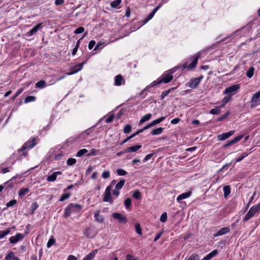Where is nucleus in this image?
Segmentation results:
<instances>
[{
    "label": "nucleus",
    "instance_id": "nucleus-34",
    "mask_svg": "<svg viewBox=\"0 0 260 260\" xmlns=\"http://www.w3.org/2000/svg\"><path fill=\"white\" fill-rule=\"evenodd\" d=\"M165 119V117H161L157 119H155L154 120H153V121H152L150 124L152 126H154L155 125L157 124H158L159 123H160L161 122H162L164 119Z\"/></svg>",
    "mask_w": 260,
    "mask_h": 260
},
{
    "label": "nucleus",
    "instance_id": "nucleus-44",
    "mask_svg": "<svg viewBox=\"0 0 260 260\" xmlns=\"http://www.w3.org/2000/svg\"><path fill=\"white\" fill-rule=\"evenodd\" d=\"M136 231L137 233L141 236L142 234L141 228L139 223H136L135 225Z\"/></svg>",
    "mask_w": 260,
    "mask_h": 260
},
{
    "label": "nucleus",
    "instance_id": "nucleus-48",
    "mask_svg": "<svg viewBox=\"0 0 260 260\" xmlns=\"http://www.w3.org/2000/svg\"><path fill=\"white\" fill-rule=\"evenodd\" d=\"M199 258L200 257L198 254L196 253H193L188 259H186V260H199Z\"/></svg>",
    "mask_w": 260,
    "mask_h": 260
},
{
    "label": "nucleus",
    "instance_id": "nucleus-58",
    "mask_svg": "<svg viewBox=\"0 0 260 260\" xmlns=\"http://www.w3.org/2000/svg\"><path fill=\"white\" fill-rule=\"evenodd\" d=\"M125 260H138L137 257H134L131 254H128L125 256Z\"/></svg>",
    "mask_w": 260,
    "mask_h": 260
},
{
    "label": "nucleus",
    "instance_id": "nucleus-23",
    "mask_svg": "<svg viewBox=\"0 0 260 260\" xmlns=\"http://www.w3.org/2000/svg\"><path fill=\"white\" fill-rule=\"evenodd\" d=\"M141 145H136L131 147H127L126 149V151H127L128 153L136 152L140 148H141Z\"/></svg>",
    "mask_w": 260,
    "mask_h": 260
},
{
    "label": "nucleus",
    "instance_id": "nucleus-3",
    "mask_svg": "<svg viewBox=\"0 0 260 260\" xmlns=\"http://www.w3.org/2000/svg\"><path fill=\"white\" fill-rule=\"evenodd\" d=\"M36 138L34 137L30 139L28 141L25 142L22 146L18 149V152L19 153L22 152V155L24 156L27 155V153L25 151L26 149H30L32 148L36 144Z\"/></svg>",
    "mask_w": 260,
    "mask_h": 260
},
{
    "label": "nucleus",
    "instance_id": "nucleus-4",
    "mask_svg": "<svg viewBox=\"0 0 260 260\" xmlns=\"http://www.w3.org/2000/svg\"><path fill=\"white\" fill-rule=\"evenodd\" d=\"M260 212V202L254 206L251 207L247 214L244 216L243 221H246L250 219L251 217L255 216Z\"/></svg>",
    "mask_w": 260,
    "mask_h": 260
},
{
    "label": "nucleus",
    "instance_id": "nucleus-60",
    "mask_svg": "<svg viewBox=\"0 0 260 260\" xmlns=\"http://www.w3.org/2000/svg\"><path fill=\"white\" fill-rule=\"evenodd\" d=\"M11 168H12V166H10V167L3 168L1 169V172L3 174H5L6 173L9 172L10 171L9 169Z\"/></svg>",
    "mask_w": 260,
    "mask_h": 260
},
{
    "label": "nucleus",
    "instance_id": "nucleus-27",
    "mask_svg": "<svg viewBox=\"0 0 260 260\" xmlns=\"http://www.w3.org/2000/svg\"><path fill=\"white\" fill-rule=\"evenodd\" d=\"M152 117V114L151 113H148V114H147L146 115H145L144 116H142L140 121V123L141 124V123H143L148 120H149Z\"/></svg>",
    "mask_w": 260,
    "mask_h": 260
},
{
    "label": "nucleus",
    "instance_id": "nucleus-56",
    "mask_svg": "<svg viewBox=\"0 0 260 260\" xmlns=\"http://www.w3.org/2000/svg\"><path fill=\"white\" fill-rule=\"evenodd\" d=\"M17 203V201L16 200H12L7 203L6 206L7 207H12L15 205Z\"/></svg>",
    "mask_w": 260,
    "mask_h": 260
},
{
    "label": "nucleus",
    "instance_id": "nucleus-10",
    "mask_svg": "<svg viewBox=\"0 0 260 260\" xmlns=\"http://www.w3.org/2000/svg\"><path fill=\"white\" fill-rule=\"evenodd\" d=\"M162 4H159L156 8H155L153 11L147 16L146 18L142 20V25H144L147 23L150 19H151L154 16L156 12L160 9L161 7Z\"/></svg>",
    "mask_w": 260,
    "mask_h": 260
},
{
    "label": "nucleus",
    "instance_id": "nucleus-13",
    "mask_svg": "<svg viewBox=\"0 0 260 260\" xmlns=\"http://www.w3.org/2000/svg\"><path fill=\"white\" fill-rule=\"evenodd\" d=\"M243 137H244L243 135H240L235 137L234 139H233L232 140L229 141V142H228L227 143H226L224 145H223L222 148H226L230 146L234 145V144L240 141Z\"/></svg>",
    "mask_w": 260,
    "mask_h": 260
},
{
    "label": "nucleus",
    "instance_id": "nucleus-17",
    "mask_svg": "<svg viewBox=\"0 0 260 260\" xmlns=\"http://www.w3.org/2000/svg\"><path fill=\"white\" fill-rule=\"evenodd\" d=\"M230 231V229L229 227H224L220 229L219 231H218L215 234H214V237H218L220 236L223 235H225Z\"/></svg>",
    "mask_w": 260,
    "mask_h": 260
},
{
    "label": "nucleus",
    "instance_id": "nucleus-6",
    "mask_svg": "<svg viewBox=\"0 0 260 260\" xmlns=\"http://www.w3.org/2000/svg\"><path fill=\"white\" fill-rule=\"evenodd\" d=\"M240 88V85L239 84H235L232 85L225 89V90L223 91V94L231 95V96H232L233 95H235L238 92Z\"/></svg>",
    "mask_w": 260,
    "mask_h": 260
},
{
    "label": "nucleus",
    "instance_id": "nucleus-26",
    "mask_svg": "<svg viewBox=\"0 0 260 260\" xmlns=\"http://www.w3.org/2000/svg\"><path fill=\"white\" fill-rule=\"evenodd\" d=\"M46 86V81L44 80H40L37 82L35 85V87L42 89Z\"/></svg>",
    "mask_w": 260,
    "mask_h": 260
},
{
    "label": "nucleus",
    "instance_id": "nucleus-57",
    "mask_svg": "<svg viewBox=\"0 0 260 260\" xmlns=\"http://www.w3.org/2000/svg\"><path fill=\"white\" fill-rule=\"evenodd\" d=\"M171 89L164 91L160 95V99H164L170 92Z\"/></svg>",
    "mask_w": 260,
    "mask_h": 260
},
{
    "label": "nucleus",
    "instance_id": "nucleus-38",
    "mask_svg": "<svg viewBox=\"0 0 260 260\" xmlns=\"http://www.w3.org/2000/svg\"><path fill=\"white\" fill-rule=\"evenodd\" d=\"M87 152H88V150L86 149H81L78 151L76 156L77 157H81L83 155H84V154H85L86 153H87Z\"/></svg>",
    "mask_w": 260,
    "mask_h": 260
},
{
    "label": "nucleus",
    "instance_id": "nucleus-11",
    "mask_svg": "<svg viewBox=\"0 0 260 260\" xmlns=\"http://www.w3.org/2000/svg\"><path fill=\"white\" fill-rule=\"evenodd\" d=\"M112 216L113 218L117 219L119 223H125L127 221L126 216L121 213H113Z\"/></svg>",
    "mask_w": 260,
    "mask_h": 260
},
{
    "label": "nucleus",
    "instance_id": "nucleus-43",
    "mask_svg": "<svg viewBox=\"0 0 260 260\" xmlns=\"http://www.w3.org/2000/svg\"><path fill=\"white\" fill-rule=\"evenodd\" d=\"M116 173L118 176H124L127 174V173L122 169H117Z\"/></svg>",
    "mask_w": 260,
    "mask_h": 260
},
{
    "label": "nucleus",
    "instance_id": "nucleus-19",
    "mask_svg": "<svg viewBox=\"0 0 260 260\" xmlns=\"http://www.w3.org/2000/svg\"><path fill=\"white\" fill-rule=\"evenodd\" d=\"M94 220L96 222L102 223L104 222V218L103 215H100V211H96L94 213Z\"/></svg>",
    "mask_w": 260,
    "mask_h": 260
},
{
    "label": "nucleus",
    "instance_id": "nucleus-51",
    "mask_svg": "<svg viewBox=\"0 0 260 260\" xmlns=\"http://www.w3.org/2000/svg\"><path fill=\"white\" fill-rule=\"evenodd\" d=\"M132 126L129 124H127L123 128V132L125 134H128L131 132Z\"/></svg>",
    "mask_w": 260,
    "mask_h": 260
},
{
    "label": "nucleus",
    "instance_id": "nucleus-14",
    "mask_svg": "<svg viewBox=\"0 0 260 260\" xmlns=\"http://www.w3.org/2000/svg\"><path fill=\"white\" fill-rule=\"evenodd\" d=\"M125 80L121 75H118L114 78V85L119 86L125 84Z\"/></svg>",
    "mask_w": 260,
    "mask_h": 260
},
{
    "label": "nucleus",
    "instance_id": "nucleus-52",
    "mask_svg": "<svg viewBox=\"0 0 260 260\" xmlns=\"http://www.w3.org/2000/svg\"><path fill=\"white\" fill-rule=\"evenodd\" d=\"M55 242V239L53 238L49 239L47 243V248L51 247Z\"/></svg>",
    "mask_w": 260,
    "mask_h": 260
},
{
    "label": "nucleus",
    "instance_id": "nucleus-28",
    "mask_svg": "<svg viewBox=\"0 0 260 260\" xmlns=\"http://www.w3.org/2000/svg\"><path fill=\"white\" fill-rule=\"evenodd\" d=\"M223 194L226 198L231 193V187L229 185L225 186L223 188Z\"/></svg>",
    "mask_w": 260,
    "mask_h": 260
},
{
    "label": "nucleus",
    "instance_id": "nucleus-33",
    "mask_svg": "<svg viewBox=\"0 0 260 260\" xmlns=\"http://www.w3.org/2000/svg\"><path fill=\"white\" fill-rule=\"evenodd\" d=\"M251 151H249L248 152H244L241 155H240L236 159V162H239L242 161L245 157L247 156L249 154H250Z\"/></svg>",
    "mask_w": 260,
    "mask_h": 260
},
{
    "label": "nucleus",
    "instance_id": "nucleus-32",
    "mask_svg": "<svg viewBox=\"0 0 260 260\" xmlns=\"http://www.w3.org/2000/svg\"><path fill=\"white\" fill-rule=\"evenodd\" d=\"M125 180L123 179H120L119 182H118L115 186V189L117 190H120L122 188L125 183Z\"/></svg>",
    "mask_w": 260,
    "mask_h": 260
},
{
    "label": "nucleus",
    "instance_id": "nucleus-20",
    "mask_svg": "<svg viewBox=\"0 0 260 260\" xmlns=\"http://www.w3.org/2000/svg\"><path fill=\"white\" fill-rule=\"evenodd\" d=\"M42 23H39L33 27L31 30L26 34L27 36H32L35 34L39 29L41 28Z\"/></svg>",
    "mask_w": 260,
    "mask_h": 260
},
{
    "label": "nucleus",
    "instance_id": "nucleus-5",
    "mask_svg": "<svg viewBox=\"0 0 260 260\" xmlns=\"http://www.w3.org/2000/svg\"><path fill=\"white\" fill-rule=\"evenodd\" d=\"M112 187L111 185L108 186L105 191L103 194V201L105 202L109 203L110 204H112L113 203V200L112 199L111 191Z\"/></svg>",
    "mask_w": 260,
    "mask_h": 260
},
{
    "label": "nucleus",
    "instance_id": "nucleus-25",
    "mask_svg": "<svg viewBox=\"0 0 260 260\" xmlns=\"http://www.w3.org/2000/svg\"><path fill=\"white\" fill-rule=\"evenodd\" d=\"M97 250H95L85 256L82 260H92L95 256Z\"/></svg>",
    "mask_w": 260,
    "mask_h": 260
},
{
    "label": "nucleus",
    "instance_id": "nucleus-39",
    "mask_svg": "<svg viewBox=\"0 0 260 260\" xmlns=\"http://www.w3.org/2000/svg\"><path fill=\"white\" fill-rule=\"evenodd\" d=\"M71 196V194L70 193H63L62 194L60 199H59V201L60 202H63L64 201V200L69 199Z\"/></svg>",
    "mask_w": 260,
    "mask_h": 260
},
{
    "label": "nucleus",
    "instance_id": "nucleus-22",
    "mask_svg": "<svg viewBox=\"0 0 260 260\" xmlns=\"http://www.w3.org/2000/svg\"><path fill=\"white\" fill-rule=\"evenodd\" d=\"M61 172L60 171L55 172L51 175H49L47 178V180L49 182L54 181L57 178L58 175H60Z\"/></svg>",
    "mask_w": 260,
    "mask_h": 260
},
{
    "label": "nucleus",
    "instance_id": "nucleus-37",
    "mask_svg": "<svg viewBox=\"0 0 260 260\" xmlns=\"http://www.w3.org/2000/svg\"><path fill=\"white\" fill-rule=\"evenodd\" d=\"M209 113L213 115L218 114L220 113L219 107L216 106L214 108L211 109Z\"/></svg>",
    "mask_w": 260,
    "mask_h": 260
},
{
    "label": "nucleus",
    "instance_id": "nucleus-18",
    "mask_svg": "<svg viewBox=\"0 0 260 260\" xmlns=\"http://www.w3.org/2000/svg\"><path fill=\"white\" fill-rule=\"evenodd\" d=\"M191 191H189L188 192H184L180 194L177 198L176 200L177 202L180 203L181 200L189 198L191 196Z\"/></svg>",
    "mask_w": 260,
    "mask_h": 260
},
{
    "label": "nucleus",
    "instance_id": "nucleus-59",
    "mask_svg": "<svg viewBox=\"0 0 260 260\" xmlns=\"http://www.w3.org/2000/svg\"><path fill=\"white\" fill-rule=\"evenodd\" d=\"M95 45V41H94V40L90 41L88 44V49L89 50L92 49Z\"/></svg>",
    "mask_w": 260,
    "mask_h": 260
},
{
    "label": "nucleus",
    "instance_id": "nucleus-30",
    "mask_svg": "<svg viewBox=\"0 0 260 260\" xmlns=\"http://www.w3.org/2000/svg\"><path fill=\"white\" fill-rule=\"evenodd\" d=\"M11 228H8L5 231H0V239H3L11 232Z\"/></svg>",
    "mask_w": 260,
    "mask_h": 260
},
{
    "label": "nucleus",
    "instance_id": "nucleus-24",
    "mask_svg": "<svg viewBox=\"0 0 260 260\" xmlns=\"http://www.w3.org/2000/svg\"><path fill=\"white\" fill-rule=\"evenodd\" d=\"M29 191L28 188H22L19 190V196L20 198H22Z\"/></svg>",
    "mask_w": 260,
    "mask_h": 260
},
{
    "label": "nucleus",
    "instance_id": "nucleus-1",
    "mask_svg": "<svg viewBox=\"0 0 260 260\" xmlns=\"http://www.w3.org/2000/svg\"><path fill=\"white\" fill-rule=\"evenodd\" d=\"M179 67H174L171 70L164 72L160 78H158L156 81L151 83V86H155L161 83H168L170 82L173 78V74L177 70Z\"/></svg>",
    "mask_w": 260,
    "mask_h": 260
},
{
    "label": "nucleus",
    "instance_id": "nucleus-42",
    "mask_svg": "<svg viewBox=\"0 0 260 260\" xmlns=\"http://www.w3.org/2000/svg\"><path fill=\"white\" fill-rule=\"evenodd\" d=\"M124 204L126 209L129 208L132 205L131 199L130 198H127L126 199H125L124 200Z\"/></svg>",
    "mask_w": 260,
    "mask_h": 260
},
{
    "label": "nucleus",
    "instance_id": "nucleus-61",
    "mask_svg": "<svg viewBox=\"0 0 260 260\" xmlns=\"http://www.w3.org/2000/svg\"><path fill=\"white\" fill-rule=\"evenodd\" d=\"M153 154H148L147 155L145 156L144 159L143 160V161L144 162L147 161V160H149L152 156H153Z\"/></svg>",
    "mask_w": 260,
    "mask_h": 260
},
{
    "label": "nucleus",
    "instance_id": "nucleus-47",
    "mask_svg": "<svg viewBox=\"0 0 260 260\" xmlns=\"http://www.w3.org/2000/svg\"><path fill=\"white\" fill-rule=\"evenodd\" d=\"M232 96L231 95L226 94L225 96H224L222 99V103L223 104H227L231 99Z\"/></svg>",
    "mask_w": 260,
    "mask_h": 260
},
{
    "label": "nucleus",
    "instance_id": "nucleus-35",
    "mask_svg": "<svg viewBox=\"0 0 260 260\" xmlns=\"http://www.w3.org/2000/svg\"><path fill=\"white\" fill-rule=\"evenodd\" d=\"M121 3V0H115L111 3L110 6L112 8H117Z\"/></svg>",
    "mask_w": 260,
    "mask_h": 260
},
{
    "label": "nucleus",
    "instance_id": "nucleus-31",
    "mask_svg": "<svg viewBox=\"0 0 260 260\" xmlns=\"http://www.w3.org/2000/svg\"><path fill=\"white\" fill-rule=\"evenodd\" d=\"M163 129L164 128L162 127L155 128L152 131L151 134L153 136L160 135L162 133Z\"/></svg>",
    "mask_w": 260,
    "mask_h": 260
},
{
    "label": "nucleus",
    "instance_id": "nucleus-64",
    "mask_svg": "<svg viewBox=\"0 0 260 260\" xmlns=\"http://www.w3.org/2000/svg\"><path fill=\"white\" fill-rule=\"evenodd\" d=\"M180 119L179 118H175L171 121V123L173 124H176L179 122Z\"/></svg>",
    "mask_w": 260,
    "mask_h": 260
},
{
    "label": "nucleus",
    "instance_id": "nucleus-29",
    "mask_svg": "<svg viewBox=\"0 0 260 260\" xmlns=\"http://www.w3.org/2000/svg\"><path fill=\"white\" fill-rule=\"evenodd\" d=\"M254 68L253 67H250L246 73L247 77L249 78H252L254 75Z\"/></svg>",
    "mask_w": 260,
    "mask_h": 260
},
{
    "label": "nucleus",
    "instance_id": "nucleus-21",
    "mask_svg": "<svg viewBox=\"0 0 260 260\" xmlns=\"http://www.w3.org/2000/svg\"><path fill=\"white\" fill-rule=\"evenodd\" d=\"M218 253V251L217 249L213 250L212 252L208 253L201 260H210L213 257L215 256Z\"/></svg>",
    "mask_w": 260,
    "mask_h": 260
},
{
    "label": "nucleus",
    "instance_id": "nucleus-12",
    "mask_svg": "<svg viewBox=\"0 0 260 260\" xmlns=\"http://www.w3.org/2000/svg\"><path fill=\"white\" fill-rule=\"evenodd\" d=\"M85 63V61L75 66L71 69V72L67 73V75H71L77 73L82 69L83 66Z\"/></svg>",
    "mask_w": 260,
    "mask_h": 260
},
{
    "label": "nucleus",
    "instance_id": "nucleus-40",
    "mask_svg": "<svg viewBox=\"0 0 260 260\" xmlns=\"http://www.w3.org/2000/svg\"><path fill=\"white\" fill-rule=\"evenodd\" d=\"M36 100V98L35 96L28 95L27 96L24 100L25 103L34 102Z\"/></svg>",
    "mask_w": 260,
    "mask_h": 260
},
{
    "label": "nucleus",
    "instance_id": "nucleus-55",
    "mask_svg": "<svg viewBox=\"0 0 260 260\" xmlns=\"http://www.w3.org/2000/svg\"><path fill=\"white\" fill-rule=\"evenodd\" d=\"M84 30L85 29L83 27H79L75 30L74 33L76 34H81L84 31Z\"/></svg>",
    "mask_w": 260,
    "mask_h": 260
},
{
    "label": "nucleus",
    "instance_id": "nucleus-9",
    "mask_svg": "<svg viewBox=\"0 0 260 260\" xmlns=\"http://www.w3.org/2000/svg\"><path fill=\"white\" fill-rule=\"evenodd\" d=\"M203 78V76H201L198 78L191 79L188 83V86L192 89L197 88Z\"/></svg>",
    "mask_w": 260,
    "mask_h": 260
},
{
    "label": "nucleus",
    "instance_id": "nucleus-8",
    "mask_svg": "<svg viewBox=\"0 0 260 260\" xmlns=\"http://www.w3.org/2000/svg\"><path fill=\"white\" fill-rule=\"evenodd\" d=\"M260 105V94L256 92L252 96L250 101L251 107H255Z\"/></svg>",
    "mask_w": 260,
    "mask_h": 260
},
{
    "label": "nucleus",
    "instance_id": "nucleus-53",
    "mask_svg": "<svg viewBox=\"0 0 260 260\" xmlns=\"http://www.w3.org/2000/svg\"><path fill=\"white\" fill-rule=\"evenodd\" d=\"M104 44V43H102L101 42H98L95 47H94V50L96 51L99 49H101L103 47Z\"/></svg>",
    "mask_w": 260,
    "mask_h": 260
},
{
    "label": "nucleus",
    "instance_id": "nucleus-15",
    "mask_svg": "<svg viewBox=\"0 0 260 260\" xmlns=\"http://www.w3.org/2000/svg\"><path fill=\"white\" fill-rule=\"evenodd\" d=\"M235 133V131H231L230 132L222 133L218 136V140L220 141H224L229 138H230L231 136H232Z\"/></svg>",
    "mask_w": 260,
    "mask_h": 260
},
{
    "label": "nucleus",
    "instance_id": "nucleus-2",
    "mask_svg": "<svg viewBox=\"0 0 260 260\" xmlns=\"http://www.w3.org/2000/svg\"><path fill=\"white\" fill-rule=\"evenodd\" d=\"M82 209V206L77 204L70 203L64 210L63 216L67 218L69 217L73 213H78Z\"/></svg>",
    "mask_w": 260,
    "mask_h": 260
},
{
    "label": "nucleus",
    "instance_id": "nucleus-49",
    "mask_svg": "<svg viewBox=\"0 0 260 260\" xmlns=\"http://www.w3.org/2000/svg\"><path fill=\"white\" fill-rule=\"evenodd\" d=\"M160 221L162 222H165L167 220V214L166 212H164L160 216Z\"/></svg>",
    "mask_w": 260,
    "mask_h": 260
},
{
    "label": "nucleus",
    "instance_id": "nucleus-63",
    "mask_svg": "<svg viewBox=\"0 0 260 260\" xmlns=\"http://www.w3.org/2000/svg\"><path fill=\"white\" fill-rule=\"evenodd\" d=\"M114 118V115L113 114L110 115L105 120L106 123L111 122Z\"/></svg>",
    "mask_w": 260,
    "mask_h": 260
},
{
    "label": "nucleus",
    "instance_id": "nucleus-46",
    "mask_svg": "<svg viewBox=\"0 0 260 260\" xmlns=\"http://www.w3.org/2000/svg\"><path fill=\"white\" fill-rule=\"evenodd\" d=\"M15 255L14 254V252L12 251H11L9 252V253L6 255L5 259L6 260H12L14 257Z\"/></svg>",
    "mask_w": 260,
    "mask_h": 260
},
{
    "label": "nucleus",
    "instance_id": "nucleus-7",
    "mask_svg": "<svg viewBox=\"0 0 260 260\" xmlns=\"http://www.w3.org/2000/svg\"><path fill=\"white\" fill-rule=\"evenodd\" d=\"M199 57V54L195 55L193 57V60L188 66H187V63H185L181 66V68H182L183 69H187L188 70H192L194 69L197 66Z\"/></svg>",
    "mask_w": 260,
    "mask_h": 260
},
{
    "label": "nucleus",
    "instance_id": "nucleus-54",
    "mask_svg": "<svg viewBox=\"0 0 260 260\" xmlns=\"http://www.w3.org/2000/svg\"><path fill=\"white\" fill-rule=\"evenodd\" d=\"M102 177L105 179H108L110 177V172L108 171H105L102 174Z\"/></svg>",
    "mask_w": 260,
    "mask_h": 260
},
{
    "label": "nucleus",
    "instance_id": "nucleus-62",
    "mask_svg": "<svg viewBox=\"0 0 260 260\" xmlns=\"http://www.w3.org/2000/svg\"><path fill=\"white\" fill-rule=\"evenodd\" d=\"M135 137V135H131L129 137H127L126 139H125L121 143V144H123L124 143H125L126 142H127L128 141H129V140H131V139H132L133 138H134Z\"/></svg>",
    "mask_w": 260,
    "mask_h": 260
},
{
    "label": "nucleus",
    "instance_id": "nucleus-41",
    "mask_svg": "<svg viewBox=\"0 0 260 260\" xmlns=\"http://www.w3.org/2000/svg\"><path fill=\"white\" fill-rule=\"evenodd\" d=\"M133 197L135 199L139 200L141 198V193L138 190H136L133 193Z\"/></svg>",
    "mask_w": 260,
    "mask_h": 260
},
{
    "label": "nucleus",
    "instance_id": "nucleus-45",
    "mask_svg": "<svg viewBox=\"0 0 260 260\" xmlns=\"http://www.w3.org/2000/svg\"><path fill=\"white\" fill-rule=\"evenodd\" d=\"M89 133H88V130L85 131L81 134L79 135L78 137H77V139H84L88 135Z\"/></svg>",
    "mask_w": 260,
    "mask_h": 260
},
{
    "label": "nucleus",
    "instance_id": "nucleus-36",
    "mask_svg": "<svg viewBox=\"0 0 260 260\" xmlns=\"http://www.w3.org/2000/svg\"><path fill=\"white\" fill-rule=\"evenodd\" d=\"M39 207V205L37 202H34L31 204L30 206L31 214H33L35 210Z\"/></svg>",
    "mask_w": 260,
    "mask_h": 260
},
{
    "label": "nucleus",
    "instance_id": "nucleus-16",
    "mask_svg": "<svg viewBox=\"0 0 260 260\" xmlns=\"http://www.w3.org/2000/svg\"><path fill=\"white\" fill-rule=\"evenodd\" d=\"M23 238V236L20 233H17L15 236H12L10 238L9 241L12 244H15Z\"/></svg>",
    "mask_w": 260,
    "mask_h": 260
},
{
    "label": "nucleus",
    "instance_id": "nucleus-50",
    "mask_svg": "<svg viewBox=\"0 0 260 260\" xmlns=\"http://www.w3.org/2000/svg\"><path fill=\"white\" fill-rule=\"evenodd\" d=\"M76 159L73 158H70L67 160V164L68 166H72L76 164Z\"/></svg>",
    "mask_w": 260,
    "mask_h": 260
}]
</instances>
